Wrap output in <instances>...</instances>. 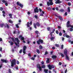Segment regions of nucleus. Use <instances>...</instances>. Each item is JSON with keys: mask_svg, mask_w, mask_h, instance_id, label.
<instances>
[{"mask_svg": "<svg viewBox=\"0 0 73 73\" xmlns=\"http://www.w3.org/2000/svg\"><path fill=\"white\" fill-rule=\"evenodd\" d=\"M58 29H61V26H58Z\"/></svg>", "mask_w": 73, "mask_h": 73, "instance_id": "obj_59", "label": "nucleus"}, {"mask_svg": "<svg viewBox=\"0 0 73 73\" xmlns=\"http://www.w3.org/2000/svg\"><path fill=\"white\" fill-rule=\"evenodd\" d=\"M1 61L3 63H7L8 62V61L4 59H1Z\"/></svg>", "mask_w": 73, "mask_h": 73, "instance_id": "obj_7", "label": "nucleus"}, {"mask_svg": "<svg viewBox=\"0 0 73 73\" xmlns=\"http://www.w3.org/2000/svg\"><path fill=\"white\" fill-rule=\"evenodd\" d=\"M29 24H30V23L29 22H28L27 23V27H30V25H29Z\"/></svg>", "mask_w": 73, "mask_h": 73, "instance_id": "obj_17", "label": "nucleus"}, {"mask_svg": "<svg viewBox=\"0 0 73 73\" xmlns=\"http://www.w3.org/2000/svg\"><path fill=\"white\" fill-rule=\"evenodd\" d=\"M48 54V52L47 51H46L45 52L44 55H46V54Z\"/></svg>", "mask_w": 73, "mask_h": 73, "instance_id": "obj_57", "label": "nucleus"}, {"mask_svg": "<svg viewBox=\"0 0 73 73\" xmlns=\"http://www.w3.org/2000/svg\"><path fill=\"white\" fill-rule=\"evenodd\" d=\"M38 69H39L40 71H41L42 70V68L41 67L39 68Z\"/></svg>", "mask_w": 73, "mask_h": 73, "instance_id": "obj_46", "label": "nucleus"}, {"mask_svg": "<svg viewBox=\"0 0 73 73\" xmlns=\"http://www.w3.org/2000/svg\"><path fill=\"white\" fill-rule=\"evenodd\" d=\"M15 40L17 41V44H19L20 43V40H19V38H15Z\"/></svg>", "mask_w": 73, "mask_h": 73, "instance_id": "obj_10", "label": "nucleus"}, {"mask_svg": "<svg viewBox=\"0 0 73 73\" xmlns=\"http://www.w3.org/2000/svg\"><path fill=\"white\" fill-rule=\"evenodd\" d=\"M4 24H0V26L1 28H3V27H4Z\"/></svg>", "mask_w": 73, "mask_h": 73, "instance_id": "obj_28", "label": "nucleus"}, {"mask_svg": "<svg viewBox=\"0 0 73 73\" xmlns=\"http://www.w3.org/2000/svg\"><path fill=\"white\" fill-rule=\"evenodd\" d=\"M11 64H16V60L15 59H13L12 61H11Z\"/></svg>", "mask_w": 73, "mask_h": 73, "instance_id": "obj_5", "label": "nucleus"}, {"mask_svg": "<svg viewBox=\"0 0 73 73\" xmlns=\"http://www.w3.org/2000/svg\"><path fill=\"white\" fill-rule=\"evenodd\" d=\"M54 38H55V37H54L53 36H52L50 38V40H54Z\"/></svg>", "mask_w": 73, "mask_h": 73, "instance_id": "obj_22", "label": "nucleus"}, {"mask_svg": "<svg viewBox=\"0 0 73 73\" xmlns=\"http://www.w3.org/2000/svg\"><path fill=\"white\" fill-rule=\"evenodd\" d=\"M10 45H13V42H11L10 43Z\"/></svg>", "mask_w": 73, "mask_h": 73, "instance_id": "obj_54", "label": "nucleus"}, {"mask_svg": "<svg viewBox=\"0 0 73 73\" xmlns=\"http://www.w3.org/2000/svg\"><path fill=\"white\" fill-rule=\"evenodd\" d=\"M31 59L32 60H33V61H35V59L34 57H31Z\"/></svg>", "mask_w": 73, "mask_h": 73, "instance_id": "obj_44", "label": "nucleus"}, {"mask_svg": "<svg viewBox=\"0 0 73 73\" xmlns=\"http://www.w3.org/2000/svg\"><path fill=\"white\" fill-rule=\"evenodd\" d=\"M2 2L3 3H7V1H5V0H2Z\"/></svg>", "mask_w": 73, "mask_h": 73, "instance_id": "obj_40", "label": "nucleus"}, {"mask_svg": "<svg viewBox=\"0 0 73 73\" xmlns=\"http://www.w3.org/2000/svg\"><path fill=\"white\" fill-rule=\"evenodd\" d=\"M40 65L39 64H37V68H38L40 67Z\"/></svg>", "mask_w": 73, "mask_h": 73, "instance_id": "obj_37", "label": "nucleus"}, {"mask_svg": "<svg viewBox=\"0 0 73 73\" xmlns=\"http://www.w3.org/2000/svg\"><path fill=\"white\" fill-rule=\"evenodd\" d=\"M61 49H63V48H64V45L62 44L61 45Z\"/></svg>", "mask_w": 73, "mask_h": 73, "instance_id": "obj_52", "label": "nucleus"}, {"mask_svg": "<svg viewBox=\"0 0 73 73\" xmlns=\"http://www.w3.org/2000/svg\"><path fill=\"white\" fill-rule=\"evenodd\" d=\"M22 51H23V50H22V49L20 50L19 52V53H20V54L21 53H22Z\"/></svg>", "mask_w": 73, "mask_h": 73, "instance_id": "obj_47", "label": "nucleus"}, {"mask_svg": "<svg viewBox=\"0 0 73 73\" xmlns=\"http://www.w3.org/2000/svg\"><path fill=\"white\" fill-rule=\"evenodd\" d=\"M48 67L50 70H52V68H54V66L53 65H50L49 64L48 66Z\"/></svg>", "mask_w": 73, "mask_h": 73, "instance_id": "obj_6", "label": "nucleus"}, {"mask_svg": "<svg viewBox=\"0 0 73 73\" xmlns=\"http://www.w3.org/2000/svg\"><path fill=\"white\" fill-rule=\"evenodd\" d=\"M64 54L65 56L67 55L68 54V50L66 49H65L64 51Z\"/></svg>", "mask_w": 73, "mask_h": 73, "instance_id": "obj_8", "label": "nucleus"}, {"mask_svg": "<svg viewBox=\"0 0 73 73\" xmlns=\"http://www.w3.org/2000/svg\"><path fill=\"white\" fill-rule=\"evenodd\" d=\"M66 58L68 60H69V57L68 56V55H66Z\"/></svg>", "mask_w": 73, "mask_h": 73, "instance_id": "obj_29", "label": "nucleus"}, {"mask_svg": "<svg viewBox=\"0 0 73 73\" xmlns=\"http://www.w3.org/2000/svg\"><path fill=\"white\" fill-rule=\"evenodd\" d=\"M44 71L45 73H48V70L45 69L44 70Z\"/></svg>", "mask_w": 73, "mask_h": 73, "instance_id": "obj_16", "label": "nucleus"}, {"mask_svg": "<svg viewBox=\"0 0 73 73\" xmlns=\"http://www.w3.org/2000/svg\"><path fill=\"white\" fill-rule=\"evenodd\" d=\"M36 52L37 53H38V54H40V51L38 49H36Z\"/></svg>", "mask_w": 73, "mask_h": 73, "instance_id": "obj_23", "label": "nucleus"}, {"mask_svg": "<svg viewBox=\"0 0 73 73\" xmlns=\"http://www.w3.org/2000/svg\"><path fill=\"white\" fill-rule=\"evenodd\" d=\"M47 9L48 11H51V10L52 9V7H48Z\"/></svg>", "mask_w": 73, "mask_h": 73, "instance_id": "obj_14", "label": "nucleus"}, {"mask_svg": "<svg viewBox=\"0 0 73 73\" xmlns=\"http://www.w3.org/2000/svg\"><path fill=\"white\" fill-rule=\"evenodd\" d=\"M23 52L24 54H25L26 53V52H25V50H23Z\"/></svg>", "mask_w": 73, "mask_h": 73, "instance_id": "obj_60", "label": "nucleus"}, {"mask_svg": "<svg viewBox=\"0 0 73 73\" xmlns=\"http://www.w3.org/2000/svg\"><path fill=\"white\" fill-rule=\"evenodd\" d=\"M5 27V28H9V25L8 24H6V25H4Z\"/></svg>", "mask_w": 73, "mask_h": 73, "instance_id": "obj_15", "label": "nucleus"}, {"mask_svg": "<svg viewBox=\"0 0 73 73\" xmlns=\"http://www.w3.org/2000/svg\"><path fill=\"white\" fill-rule=\"evenodd\" d=\"M42 68L43 69L44 68H45V65H42Z\"/></svg>", "mask_w": 73, "mask_h": 73, "instance_id": "obj_31", "label": "nucleus"}, {"mask_svg": "<svg viewBox=\"0 0 73 73\" xmlns=\"http://www.w3.org/2000/svg\"><path fill=\"white\" fill-rule=\"evenodd\" d=\"M60 11L61 12H64V10L62 9H61Z\"/></svg>", "mask_w": 73, "mask_h": 73, "instance_id": "obj_26", "label": "nucleus"}, {"mask_svg": "<svg viewBox=\"0 0 73 73\" xmlns=\"http://www.w3.org/2000/svg\"><path fill=\"white\" fill-rule=\"evenodd\" d=\"M53 4V0H49V2L48 1L47 2V5L48 6H50V5H52Z\"/></svg>", "mask_w": 73, "mask_h": 73, "instance_id": "obj_1", "label": "nucleus"}, {"mask_svg": "<svg viewBox=\"0 0 73 73\" xmlns=\"http://www.w3.org/2000/svg\"><path fill=\"white\" fill-rule=\"evenodd\" d=\"M15 69H16L17 70H19V68L18 67V66H17L16 67H15Z\"/></svg>", "mask_w": 73, "mask_h": 73, "instance_id": "obj_58", "label": "nucleus"}, {"mask_svg": "<svg viewBox=\"0 0 73 73\" xmlns=\"http://www.w3.org/2000/svg\"><path fill=\"white\" fill-rule=\"evenodd\" d=\"M20 3L18 1L17 2V5H20Z\"/></svg>", "mask_w": 73, "mask_h": 73, "instance_id": "obj_45", "label": "nucleus"}, {"mask_svg": "<svg viewBox=\"0 0 73 73\" xmlns=\"http://www.w3.org/2000/svg\"><path fill=\"white\" fill-rule=\"evenodd\" d=\"M67 35V33H64V34H63V36L64 37H66Z\"/></svg>", "mask_w": 73, "mask_h": 73, "instance_id": "obj_32", "label": "nucleus"}, {"mask_svg": "<svg viewBox=\"0 0 73 73\" xmlns=\"http://www.w3.org/2000/svg\"><path fill=\"white\" fill-rule=\"evenodd\" d=\"M9 22L10 23H13V21H11V20H9Z\"/></svg>", "mask_w": 73, "mask_h": 73, "instance_id": "obj_36", "label": "nucleus"}, {"mask_svg": "<svg viewBox=\"0 0 73 73\" xmlns=\"http://www.w3.org/2000/svg\"><path fill=\"white\" fill-rule=\"evenodd\" d=\"M70 32H72V31H73V29L72 28H70Z\"/></svg>", "mask_w": 73, "mask_h": 73, "instance_id": "obj_39", "label": "nucleus"}, {"mask_svg": "<svg viewBox=\"0 0 73 73\" xmlns=\"http://www.w3.org/2000/svg\"><path fill=\"white\" fill-rule=\"evenodd\" d=\"M25 39V38H24V37H22L21 38V40H24Z\"/></svg>", "mask_w": 73, "mask_h": 73, "instance_id": "obj_51", "label": "nucleus"}, {"mask_svg": "<svg viewBox=\"0 0 73 73\" xmlns=\"http://www.w3.org/2000/svg\"><path fill=\"white\" fill-rule=\"evenodd\" d=\"M60 55L62 57H64V55L62 53H60Z\"/></svg>", "mask_w": 73, "mask_h": 73, "instance_id": "obj_33", "label": "nucleus"}, {"mask_svg": "<svg viewBox=\"0 0 73 73\" xmlns=\"http://www.w3.org/2000/svg\"><path fill=\"white\" fill-rule=\"evenodd\" d=\"M14 49L13 48L12 49V52L13 53H14Z\"/></svg>", "mask_w": 73, "mask_h": 73, "instance_id": "obj_64", "label": "nucleus"}, {"mask_svg": "<svg viewBox=\"0 0 73 73\" xmlns=\"http://www.w3.org/2000/svg\"><path fill=\"white\" fill-rule=\"evenodd\" d=\"M19 6H20L22 8H23V5H22L21 3H20L19 5Z\"/></svg>", "mask_w": 73, "mask_h": 73, "instance_id": "obj_25", "label": "nucleus"}, {"mask_svg": "<svg viewBox=\"0 0 73 73\" xmlns=\"http://www.w3.org/2000/svg\"><path fill=\"white\" fill-rule=\"evenodd\" d=\"M68 12H70V7H68Z\"/></svg>", "mask_w": 73, "mask_h": 73, "instance_id": "obj_34", "label": "nucleus"}, {"mask_svg": "<svg viewBox=\"0 0 73 73\" xmlns=\"http://www.w3.org/2000/svg\"><path fill=\"white\" fill-rule=\"evenodd\" d=\"M3 9H3V8L2 7H0V10L1 11H3Z\"/></svg>", "mask_w": 73, "mask_h": 73, "instance_id": "obj_41", "label": "nucleus"}, {"mask_svg": "<svg viewBox=\"0 0 73 73\" xmlns=\"http://www.w3.org/2000/svg\"><path fill=\"white\" fill-rule=\"evenodd\" d=\"M5 4L6 6H8V3H7V2H6L5 3Z\"/></svg>", "mask_w": 73, "mask_h": 73, "instance_id": "obj_61", "label": "nucleus"}, {"mask_svg": "<svg viewBox=\"0 0 73 73\" xmlns=\"http://www.w3.org/2000/svg\"><path fill=\"white\" fill-rule=\"evenodd\" d=\"M46 62L47 64H48V63H49V58H47V60L46 61Z\"/></svg>", "mask_w": 73, "mask_h": 73, "instance_id": "obj_19", "label": "nucleus"}, {"mask_svg": "<svg viewBox=\"0 0 73 73\" xmlns=\"http://www.w3.org/2000/svg\"><path fill=\"white\" fill-rule=\"evenodd\" d=\"M34 12L35 13H38V9L37 7H36L35 9H34Z\"/></svg>", "mask_w": 73, "mask_h": 73, "instance_id": "obj_9", "label": "nucleus"}, {"mask_svg": "<svg viewBox=\"0 0 73 73\" xmlns=\"http://www.w3.org/2000/svg\"><path fill=\"white\" fill-rule=\"evenodd\" d=\"M33 25L34 27V28H35V29H37V27H36V25H37V27H40V23L39 22H36V23H34L33 24Z\"/></svg>", "mask_w": 73, "mask_h": 73, "instance_id": "obj_2", "label": "nucleus"}, {"mask_svg": "<svg viewBox=\"0 0 73 73\" xmlns=\"http://www.w3.org/2000/svg\"><path fill=\"white\" fill-rule=\"evenodd\" d=\"M17 64H20V62H19V61L18 60H17Z\"/></svg>", "mask_w": 73, "mask_h": 73, "instance_id": "obj_55", "label": "nucleus"}, {"mask_svg": "<svg viewBox=\"0 0 73 73\" xmlns=\"http://www.w3.org/2000/svg\"><path fill=\"white\" fill-rule=\"evenodd\" d=\"M9 16H10V19H12V14H9Z\"/></svg>", "mask_w": 73, "mask_h": 73, "instance_id": "obj_18", "label": "nucleus"}, {"mask_svg": "<svg viewBox=\"0 0 73 73\" xmlns=\"http://www.w3.org/2000/svg\"><path fill=\"white\" fill-rule=\"evenodd\" d=\"M62 33L60 32L59 33V35L60 36H62Z\"/></svg>", "mask_w": 73, "mask_h": 73, "instance_id": "obj_43", "label": "nucleus"}, {"mask_svg": "<svg viewBox=\"0 0 73 73\" xmlns=\"http://www.w3.org/2000/svg\"><path fill=\"white\" fill-rule=\"evenodd\" d=\"M54 33V32L52 31L50 33L51 37H52V33Z\"/></svg>", "mask_w": 73, "mask_h": 73, "instance_id": "obj_30", "label": "nucleus"}, {"mask_svg": "<svg viewBox=\"0 0 73 73\" xmlns=\"http://www.w3.org/2000/svg\"><path fill=\"white\" fill-rule=\"evenodd\" d=\"M35 33L36 34V37H37V38H38V37H39V36H40V33H39V32L37 31H35Z\"/></svg>", "mask_w": 73, "mask_h": 73, "instance_id": "obj_4", "label": "nucleus"}, {"mask_svg": "<svg viewBox=\"0 0 73 73\" xmlns=\"http://www.w3.org/2000/svg\"><path fill=\"white\" fill-rule=\"evenodd\" d=\"M68 5L69 6H70L71 5V3L70 2H68Z\"/></svg>", "mask_w": 73, "mask_h": 73, "instance_id": "obj_56", "label": "nucleus"}, {"mask_svg": "<svg viewBox=\"0 0 73 73\" xmlns=\"http://www.w3.org/2000/svg\"><path fill=\"white\" fill-rule=\"evenodd\" d=\"M15 44L16 46H17L18 47H19V45L17 44V43L16 42L15 43Z\"/></svg>", "mask_w": 73, "mask_h": 73, "instance_id": "obj_38", "label": "nucleus"}, {"mask_svg": "<svg viewBox=\"0 0 73 73\" xmlns=\"http://www.w3.org/2000/svg\"><path fill=\"white\" fill-rule=\"evenodd\" d=\"M55 46L56 47H59V45L57 44H55Z\"/></svg>", "mask_w": 73, "mask_h": 73, "instance_id": "obj_48", "label": "nucleus"}, {"mask_svg": "<svg viewBox=\"0 0 73 73\" xmlns=\"http://www.w3.org/2000/svg\"><path fill=\"white\" fill-rule=\"evenodd\" d=\"M35 18L36 19H38V16L36 15L35 16Z\"/></svg>", "mask_w": 73, "mask_h": 73, "instance_id": "obj_35", "label": "nucleus"}, {"mask_svg": "<svg viewBox=\"0 0 73 73\" xmlns=\"http://www.w3.org/2000/svg\"><path fill=\"white\" fill-rule=\"evenodd\" d=\"M36 42L37 44L40 45V42L41 44H42L44 42V41H43V40L39 39L38 40H37Z\"/></svg>", "mask_w": 73, "mask_h": 73, "instance_id": "obj_3", "label": "nucleus"}, {"mask_svg": "<svg viewBox=\"0 0 73 73\" xmlns=\"http://www.w3.org/2000/svg\"><path fill=\"white\" fill-rule=\"evenodd\" d=\"M39 48L40 49H42V46L40 45L39 46Z\"/></svg>", "mask_w": 73, "mask_h": 73, "instance_id": "obj_27", "label": "nucleus"}, {"mask_svg": "<svg viewBox=\"0 0 73 73\" xmlns=\"http://www.w3.org/2000/svg\"><path fill=\"white\" fill-rule=\"evenodd\" d=\"M9 73H12V72H11V69H9Z\"/></svg>", "mask_w": 73, "mask_h": 73, "instance_id": "obj_49", "label": "nucleus"}, {"mask_svg": "<svg viewBox=\"0 0 73 73\" xmlns=\"http://www.w3.org/2000/svg\"><path fill=\"white\" fill-rule=\"evenodd\" d=\"M26 49H27V46H24L23 48V50H26Z\"/></svg>", "mask_w": 73, "mask_h": 73, "instance_id": "obj_20", "label": "nucleus"}, {"mask_svg": "<svg viewBox=\"0 0 73 73\" xmlns=\"http://www.w3.org/2000/svg\"><path fill=\"white\" fill-rule=\"evenodd\" d=\"M56 11H58V8L56 7Z\"/></svg>", "mask_w": 73, "mask_h": 73, "instance_id": "obj_62", "label": "nucleus"}, {"mask_svg": "<svg viewBox=\"0 0 73 73\" xmlns=\"http://www.w3.org/2000/svg\"><path fill=\"white\" fill-rule=\"evenodd\" d=\"M71 26V25H69V24H66V27H67V28H69V27H70Z\"/></svg>", "mask_w": 73, "mask_h": 73, "instance_id": "obj_21", "label": "nucleus"}, {"mask_svg": "<svg viewBox=\"0 0 73 73\" xmlns=\"http://www.w3.org/2000/svg\"><path fill=\"white\" fill-rule=\"evenodd\" d=\"M56 17H58L59 19L60 20L62 21L63 20V19H62V17L60 16H57Z\"/></svg>", "mask_w": 73, "mask_h": 73, "instance_id": "obj_13", "label": "nucleus"}, {"mask_svg": "<svg viewBox=\"0 0 73 73\" xmlns=\"http://www.w3.org/2000/svg\"><path fill=\"white\" fill-rule=\"evenodd\" d=\"M16 26L17 28H19V25L18 24H16Z\"/></svg>", "mask_w": 73, "mask_h": 73, "instance_id": "obj_42", "label": "nucleus"}, {"mask_svg": "<svg viewBox=\"0 0 73 73\" xmlns=\"http://www.w3.org/2000/svg\"><path fill=\"white\" fill-rule=\"evenodd\" d=\"M56 34L58 35V30H56Z\"/></svg>", "mask_w": 73, "mask_h": 73, "instance_id": "obj_50", "label": "nucleus"}, {"mask_svg": "<svg viewBox=\"0 0 73 73\" xmlns=\"http://www.w3.org/2000/svg\"><path fill=\"white\" fill-rule=\"evenodd\" d=\"M50 27H48L47 28V29L48 31H50Z\"/></svg>", "mask_w": 73, "mask_h": 73, "instance_id": "obj_53", "label": "nucleus"}, {"mask_svg": "<svg viewBox=\"0 0 73 73\" xmlns=\"http://www.w3.org/2000/svg\"><path fill=\"white\" fill-rule=\"evenodd\" d=\"M62 3V2L60 1V0H57L55 1L56 4H60V3Z\"/></svg>", "mask_w": 73, "mask_h": 73, "instance_id": "obj_12", "label": "nucleus"}, {"mask_svg": "<svg viewBox=\"0 0 73 73\" xmlns=\"http://www.w3.org/2000/svg\"><path fill=\"white\" fill-rule=\"evenodd\" d=\"M41 64H44V62L43 61H42L41 62Z\"/></svg>", "mask_w": 73, "mask_h": 73, "instance_id": "obj_63", "label": "nucleus"}, {"mask_svg": "<svg viewBox=\"0 0 73 73\" xmlns=\"http://www.w3.org/2000/svg\"><path fill=\"white\" fill-rule=\"evenodd\" d=\"M11 39L12 40L13 42H15V39L14 38L12 37L11 38Z\"/></svg>", "mask_w": 73, "mask_h": 73, "instance_id": "obj_24", "label": "nucleus"}, {"mask_svg": "<svg viewBox=\"0 0 73 73\" xmlns=\"http://www.w3.org/2000/svg\"><path fill=\"white\" fill-rule=\"evenodd\" d=\"M52 58L53 60H56L57 58V56L56 55H53L52 56Z\"/></svg>", "mask_w": 73, "mask_h": 73, "instance_id": "obj_11", "label": "nucleus"}]
</instances>
